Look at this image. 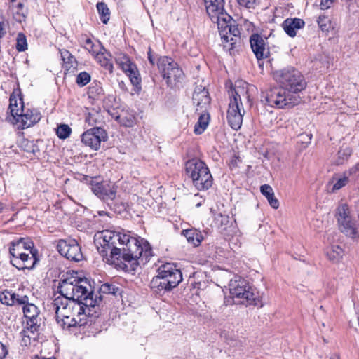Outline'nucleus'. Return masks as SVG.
Segmentation results:
<instances>
[{"label":"nucleus","mask_w":359,"mask_h":359,"mask_svg":"<svg viewBox=\"0 0 359 359\" xmlns=\"http://www.w3.org/2000/svg\"><path fill=\"white\" fill-rule=\"evenodd\" d=\"M58 290L61 296L54 299L50 309L55 311L56 321L63 329L86 325L87 316H93L102 302L101 297H93L87 280L78 278L76 273H67L60 280Z\"/></svg>","instance_id":"obj_1"},{"label":"nucleus","mask_w":359,"mask_h":359,"mask_svg":"<svg viewBox=\"0 0 359 359\" xmlns=\"http://www.w3.org/2000/svg\"><path fill=\"white\" fill-rule=\"evenodd\" d=\"M95 243L105 262L115 264L116 260L122 259L129 263L133 270L139 264L147 263L151 255L148 245L143 247L137 238L111 230L98 232L95 234Z\"/></svg>","instance_id":"obj_2"},{"label":"nucleus","mask_w":359,"mask_h":359,"mask_svg":"<svg viewBox=\"0 0 359 359\" xmlns=\"http://www.w3.org/2000/svg\"><path fill=\"white\" fill-rule=\"evenodd\" d=\"M11 263L18 269H32L37 262L34 243L28 238H20L10 243Z\"/></svg>","instance_id":"obj_3"},{"label":"nucleus","mask_w":359,"mask_h":359,"mask_svg":"<svg viewBox=\"0 0 359 359\" xmlns=\"http://www.w3.org/2000/svg\"><path fill=\"white\" fill-rule=\"evenodd\" d=\"M212 22L217 24L224 49L230 55H234L242 43L238 25L227 13H222Z\"/></svg>","instance_id":"obj_4"},{"label":"nucleus","mask_w":359,"mask_h":359,"mask_svg":"<svg viewBox=\"0 0 359 359\" xmlns=\"http://www.w3.org/2000/svg\"><path fill=\"white\" fill-rule=\"evenodd\" d=\"M187 175L198 190H207L212 185V177L207 165L198 158H192L185 163Z\"/></svg>","instance_id":"obj_5"},{"label":"nucleus","mask_w":359,"mask_h":359,"mask_svg":"<svg viewBox=\"0 0 359 359\" xmlns=\"http://www.w3.org/2000/svg\"><path fill=\"white\" fill-rule=\"evenodd\" d=\"M273 77L280 86L291 93L297 94L306 87L304 76L294 68H286L276 71L273 73Z\"/></svg>","instance_id":"obj_6"},{"label":"nucleus","mask_w":359,"mask_h":359,"mask_svg":"<svg viewBox=\"0 0 359 359\" xmlns=\"http://www.w3.org/2000/svg\"><path fill=\"white\" fill-rule=\"evenodd\" d=\"M229 288L232 298L240 299L241 303L255 306L257 304L259 300L254 289L241 277L237 276L231 279Z\"/></svg>","instance_id":"obj_7"},{"label":"nucleus","mask_w":359,"mask_h":359,"mask_svg":"<svg viewBox=\"0 0 359 359\" xmlns=\"http://www.w3.org/2000/svg\"><path fill=\"white\" fill-rule=\"evenodd\" d=\"M158 68L168 86L174 87L184 78V73L171 57H160L157 62Z\"/></svg>","instance_id":"obj_8"},{"label":"nucleus","mask_w":359,"mask_h":359,"mask_svg":"<svg viewBox=\"0 0 359 359\" xmlns=\"http://www.w3.org/2000/svg\"><path fill=\"white\" fill-rule=\"evenodd\" d=\"M266 100L269 105L278 108L293 107L300 102L299 95L291 94L281 86L271 89L267 93Z\"/></svg>","instance_id":"obj_9"},{"label":"nucleus","mask_w":359,"mask_h":359,"mask_svg":"<svg viewBox=\"0 0 359 359\" xmlns=\"http://www.w3.org/2000/svg\"><path fill=\"white\" fill-rule=\"evenodd\" d=\"M57 249L61 255L69 260L79 262L83 259L81 247L74 239L60 240Z\"/></svg>","instance_id":"obj_10"},{"label":"nucleus","mask_w":359,"mask_h":359,"mask_svg":"<svg viewBox=\"0 0 359 359\" xmlns=\"http://www.w3.org/2000/svg\"><path fill=\"white\" fill-rule=\"evenodd\" d=\"M107 140V134L106 131L99 127L86 131L81 136L82 142L94 150H97L100 147L101 142H105Z\"/></svg>","instance_id":"obj_11"},{"label":"nucleus","mask_w":359,"mask_h":359,"mask_svg":"<svg viewBox=\"0 0 359 359\" xmlns=\"http://www.w3.org/2000/svg\"><path fill=\"white\" fill-rule=\"evenodd\" d=\"M86 180L91 186L92 191L100 198L103 200H112L115 198L116 190L113 184L106 182H95L91 177H86Z\"/></svg>","instance_id":"obj_12"},{"label":"nucleus","mask_w":359,"mask_h":359,"mask_svg":"<svg viewBox=\"0 0 359 359\" xmlns=\"http://www.w3.org/2000/svg\"><path fill=\"white\" fill-rule=\"evenodd\" d=\"M157 273L163 278L166 282L169 281L174 288L182 280L181 271L172 263L162 264L158 269Z\"/></svg>","instance_id":"obj_13"},{"label":"nucleus","mask_w":359,"mask_h":359,"mask_svg":"<svg viewBox=\"0 0 359 359\" xmlns=\"http://www.w3.org/2000/svg\"><path fill=\"white\" fill-rule=\"evenodd\" d=\"M23 313L27 318V326L31 330V332L36 334L41 325V318L39 317V310L34 304L29 302L23 306Z\"/></svg>","instance_id":"obj_14"},{"label":"nucleus","mask_w":359,"mask_h":359,"mask_svg":"<svg viewBox=\"0 0 359 359\" xmlns=\"http://www.w3.org/2000/svg\"><path fill=\"white\" fill-rule=\"evenodd\" d=\"M239 104H236V101L230 102L229 104V109L227 111V121L229 126L234 130H238L243 123V117L245 113L243 109L241 111V107Z\"/></svg>","instance_id":"obj_15"},{"label":"nucleus","mask_w":359,"mask_h":359,"mask_svg":"<svg viewBox=\"0 0 359 359\" xmlns=\"http://www.w3.org/2000/svg\"><path fill=\"white\" fill-rule=\"evenodd\" d=\"M250 46L252 52L258 61L267 58L269 55V48L266 40L258 34H254L250 39Z\"/></svg>","instance_id":"obj_16"},{"label":"nucleus","mask_w":359,"mask_h":359,"mask_svg":"<svg viewBox=\"0 0 359 359\" xmlns=\"http://www.w3.org/2000/svg\"><path fill=\"white\" fill-rule=\"evenodd\" d=\"M41 118V115L38 110L24 108V111L20 114L15 121L20 123L19 127L27 128L38 123Z\"/></svg>","instance_id":"obj_17"},{"label":"nucleus","mask_w":359,"mask_h":359,"mask_svg":"<svg viewBox=\"0 0 359 359\" xmlns=\"http://www.w3.org/2000/svg\"><path fill=\"white\" fill-rule=\"evenodd\" d=\"M193 102L196 106V111L205 112L210 103L209 93L205 87H196L193 94Z\"/></svg>","instance_id":"obj_18"},{"label":"nucleus","mask_w":359,"mask_h":359,"mask_svg":"<svg viewBox=\"0 0 359 359\" xmlns=\"http://www.w3.org/2000/svg\"><path fill=\"white\" fill-rule=\"evenodd\" d=\"M248 83L243 81H238L235 83L233 89H231V95L230 102L236 101V104L243 105L241 102V97H245L248 101H250V96L248 95Z\"/></svg>","instance_id":"obj_19"},{"label":"nucleus","mask_w":359,"mask_h":359,"mask_svg":"<svg viewBox=\"0 0 359 359\" xmlns=\"http://www.w3.org/2000/svg\"><path fill=\"white\" fill-rule=\"evenodd\" d=\"M206 11L212 21H215V18L222 15V13H226L224 11V0H204Z\"/></svg>","instance_id":"obj_20"},{"label":"nucleus","mask_w":359,"mask_h":359,"mask_svg":"<svg viewBox=\"0 0 359 359\" xmlns=\"http://www.w3.org/2000/svg\"><path fill=\"white\" fill-rule=\"evenodd\" d=\"M150 287L154 293L159 295H162L174 288L169 281L166 282L158 273L151 280Z\"/></svg>","instance_id":"obj_21"},{"label":"nucleus","mask_w":359,"mask_h":359,"mask_svg":"<svg viewBox=\"0 0 359 359\" xmlns=\"http://www.w3.org/2000/svg\"><path fill=\"white\" fill-rule=\"evenodd\" d=\"M304 21L300 18H287L282 24V27L286 34L294 37L297 34V32L304 27Z\"/></svg>","instance_id":"obj_22"},{"label":"nucleus","mask_w":359,"mask_h":359,"mask_svg":"<svg viewBox=\"0 0 359 359\" xmlns=\"http://www.w3.org/2000/svg\"><path fill=\"white\" fill-rule=\"evenodd\" d=\"M339 230L346 236L352 238H355L358 235V231L355 227V223L353 222L351 217L345 218L338 220Z\"/></svg>","instance_id":"obj_23"},{"label":"nucleus","mask_w":359,"mask_h":359,"mask_svg":"<svg viewBox=\"0 0 359 359\" xmlns=\"http://www.w3.org/2000/svg\"><path fill=\"white\" fill-rule=\"evenodd\" d=\"M19 100H20L19 104H20V107H18V99H17V96L15 94V93L13 92L10 95V99H9L10 104H9L8 109L10 110V112H11L14 120H16L17 118L18 117V116L20 115V114L24 111L23 102L21 98H19Z\"/></svg>","instance_id":"obj_24"},{"label":"nucleus","mask_w":359,"mask_h":359,"mask_svg":"<svg viewBox=\"0 0 359 359\" xmlns=\"http://www.w3.org/2000/svg\"><path fill=\"white\" fill-rule=\"evenodd\" d=\"M349 182L348 176L344 172L341 175H334L332 179L329 182V185H332L330 191L332 193L339 190L345 187Z\"/></svg>","instance_id":"obj_25"},{"label":"nucleus","mask_w":359,"mask_h":359,"mask_svg":"<svg viewBox=\"0 0 359 359\" xmlns=\"http://www.w3.org/2000/svg\"><path fill=\"white\" fill-rule=\"evenodd\" d=\"M182 234L185 236L187 241L194 246L199 245L203 238L201 231L196 229L184 230Z\"/></svg>","instance_id":"obj_26"},{"label":"nucleus","mask_w":359,"mask_h":359,"mask_svg":"<svg viewBox=\"0 0 359 359\" xmlns=\"http://www.w3.org/2000/svg\"><path fill=\"white\" fill-rule=\"evenodd\" d=\"M260 191L261 193L267 198L270 205L274 209H278L279 207V202L274 196L272 187L269 184H264L261 186Z\"/></svg>","instance_id":"obj_27"},{"label":"nucleus","mask_w":359,"mask_h":359,"mask_svg":"<svg viewBox=\"0 0 359 359\" xmlns=\"http://www.w3.org/2000/svg\"><path fill=\"white\" fill-rule=\"evenodd\" d=\"M326 255L330 261L338 262L343 257L344 251L339 245H332L327 249Z\"/></svg>","instance_id":"obj_28"},{"label":"nucleus","mask_w":359,"mask_h":359,"mask_svg":"<svg viewBox=\"0 0 359 359\" xmlns=\"http://www.w3.org/2000/svg\"><path fill=\"white\" fill-rule=\"evenodd\" d=\"M121 293V289L117 287L116 285L114 284L110 283H104L101 285L99 290L100 295L97 296V294H95L93 297L95 298L97 296V297H101L102 299V296L101 294H113L114 296L120 295Z\"/></svg>","instance_id":"obj_29"},{"label":"nucleus","mask_w":359,"mask_h":359,"mask_svg":"<svg viewBox=\"0 0 359 359\" xmlns=\"http://www.w3.org/2000/svg\"><path fill=\"white\" fill-rule=\"evenodd\" d=\"M200 116L197 123L194 126V133L197 135L202 134L206 129L209 123V115L208 114H204L201 111H198Z\"/></svg>","instance_id":"obj_30"},{"label":"nucleus","mask_w":359,"mask_h":359,"mask_svg":"<svg viewBox=\"0 0 359 359\" xmlns=\"http://www.w3.org/2000/svg\"><path fill=\"white\" fill-rule=\"evenodd\" d=\"M229 223V217L220 212L214 214L212 226L217 229H226Z\"/></svg>","instance_id":"obj_31"},{"label":"nucleus","mask_w":359,"mask_h":359,"mask_svg":"<svg viewBox=\"0 0 359 359\" xmlns=\"http://www.w3.org/2000/svg\"><path fill=\"white\" fill-rule=\"evenodd\" d=\"M61 59L64 62V68L69 70L72 67L74 68L76 60L74 57L67 50H60Z\"/></svg>","instance_id":"obj_32"},{"label":"nucleus","mask_w":359,"mask_h":359,"mask_svg":"<svg viewBox=\"0 0 359 359\" xmlns=\"http://www.w3.org/2000/svg\"><path fill=\"white\" fill-rule=\"evenodd\" d=\"M97 9L101 21L104 24H107L110 18V12L107 5L104 2H98Z\"/></svg>","instance_id":"obj_33"},{"label":"nucleus","mask_w":359,"mask_h":359,"mask_svg":"<svg viewBox=\"0 0 359 359\" xmlns=\"http://www.w3.org/2000/svg\"><path fill=\"white\" fill-rule=\"evenodd\" d=\"M15 293L7 290L0 292V302L7 306H14Z\"/></svg>","instance_id":"obj_34"},{"label":"nucleus","mask_w":359,"mask_h":359,"mask_svg":"<svg viewBox=\"0 0 359 359\" xmlns=\"http://www.w3.org/2000/svg\"><path fill=\"white\" fill-rule=\"evenodd\" d=\"M336 217L337 221L351 217L348 206L346 203H341L339 205L336 210Z\"/></svg>","instance_id":"obj_35"},{"label":"nucleus","mask_w":359,"mask_h":359,"mask_svg":"<svg viewBox=\"0 0 359 359\" xmlns=\"http://www.w3.org/2000/svg\"><path fill=\"white\" fill-rule=\"evenodd\" d=\"M351 154V149L349 147L341 148L337 153L336 163L337 165L343 164L348 160Z\"/></svg>","instance_id":"obj_36"},{"label":"nucleus","mask_w":359,"mask_h":359,"mask_svg":"<svg viewBox=\"0 0 359 359\" xmlns=\"http://www.w3.org/2000/svg\"><path fill=\"white\" fill-rule=\"evenodd\" d=\"M71 132V128L66 124L60 125L56 130V134L60 139L67 138L70 135Z\"/></svg>","instance_id":"obj_37"},{"label":"nucleus","mask_w":359,"mask_h":359,"mask_svg":"<svg viewBox=\"0 0 359 359\" xmlns=\"http://www.w3.org/2000/svg\"><path fill=\"white\" fill-rule=\"evenodd\" d=\"M126 74L130 78V81L133 85L137 86L140 83L141 78L136 66L135 68H132V69Z\"/></svg>","instance_id":"obj_38"},{"label":"nucleus","mask_w":359,"mask_h":359,"mask_svg":"<svg viewBox=\"0 0 359 359\" xmlns=\"http://www.w3.org/2000/svg\"><path fill=\"white\" fill-rule=\"evenodd\" d=\"M27 48V39L22 33H19L17 37L16 49L18 51H25Z\"/></svg>","instance_id":"obj_39"},{"label":"nucleus","mask_w":359,"mask_h":359,"mask_svg":"<svg viewBox=\"0 0 359 359\" xmlns=\"http://www.w3.org/2000/svg\"><path fill=\"white\" fill-rule=\"evenodd\" d=\"M90 81V76L86 72L79 73L76 77V83L80 86H84Z\"/></svg>","instance_id":"obj_40"},{"label":"nucleus","mask_w":359,"mask_h":359,"mask_svg":"<svg viewBox=\"0 0 359 359\" xmlns=\"http://www.w3.org/2000/svg\"><path fill=\"white\" fill-rule=\"evenodd\" d=\"M20 336L22 337V343L25 346H27L28 344L30 343L31 338L32 337H34V335H35V334H33L31 332V330H29L28 326H27L26 328L22 330V331L20 332Z\"/></svg>","instance_id":"obj_41"},{"label":"nucleus","mask_w":359,"mask_h":359,"mask_svg":"<svg viewBox=\"0 0 359 359\" xmlns=\"http://www.w3.org/2000/svg\"><path fill=\"white\" fill-rule=\"evenodd\" d=\"M330 21L329 18L325 15H320L318 19V24L323 32H328Z\"/></svg>","instance_id":"obj_42"},{"label":"nucleus","mask_w":359,"mask_h":359,"mask_svg":"<svg viewBox=\"0 0 359 359\" xmlns=\"http://www.w3.org/2000/svg\"><path fill=\"white\" fill-rule=\"evenodd\" d=\"M97 58L100 62V65L104 67L107 70H108L110 73L113 72V65L111 62L107 58L103 57V55H97Z\"/></svg>","instance_id":"obj_43"},{"label":"nucleus","mask_w":359,"mask_h":359,"mask_svg":"<svg viewBox=\"0 0 359 359\" xmlns=\"http://www.w3.org/2000/svg\"><path fill=\"white\" fill-rule=\"evenodd\" d=\"M14 305H26L28 303L29 298L27 296H20L15 293Z\"/></svg>","instance_id":"obj_44"},{"label":"nucleus","mask_w":359,"mask_h":359,"mask_svg":"<svg viewBox=\"0 0 359 359\" xmlns=\"http://www.w3.org/2000/svg\"><path fill=\"white\" fill-rule=\"evenodd\" d=\"M344 173L350 177H354L359 175V162L349 170L344 172Z\"/></svg>","instance_id":"obj_45"},{"label":"nucleus","mask_w":359,"mask_h":359,"mask_svg":"<svg viewBox=\"0 0 359 359\" xmlns=\"http://www.w3.org/2000/svg\"><path fill=\"white\" fill-rule=\"evenodd\" d=\"M120 68L126 73L130 72V70L132 69V68H135V65L133 63L130 58L125 60V63H123L122 65L120 66Z\"/></svg>","instance_id":"obj_46"},{"label":"nucleus","mask_w":359,"mask_h":359,"mask_svg":"<svg viewBox=\"0 0 359 359\" xmlns=\"http://www.w3.org/2000/svg\"><path fill=\"white\" fill-rule=\"evenodd\" d=\"M120 68L126 73L130 72V70L132 69V68H135V65L133 63L130 58L125 60V63H123L122 65L120 66Z\"/></svg>","instance_id":"obj_47"},{"label":"nucleus","mask_w":359,"mask_h":359,"mask_svg":"<svg viewBox=\"0 0 359 359\" xmlns=\"http://www.w3.org/2000/svg\"><path fill=\"white\" fill-rule=\"evenodd\" d=\"M24 8V4L22 3H18L17 5V8L18 11L16 12L15 18L19 22H22V20H25L26 15L24 13H20L22 9Z\"/></svg>","instance_id":"obj_48"},{"label":"nucleus","mask_w":359,"mask_h":359,"mask_svg":"<svg viewBox=\"0 0 359 359\" xmlns=\"http://www.w3.org/2000/svg\"><path fill=\"white\" fill-rule=\"evenodd\" d=\"M238 3L248 8H253L257 4V0H237Z\"/></svg>","instance_id":"obj_49"},{"label":"nucleus","mask_w":359,"mask_h":359,"mask_svg":"<svg viewBox=\"0 0 359 359\" xmlns=\"http://www.w3.org/2000/svg\"><path fill=\"white\" fill-rule=\"evenodd\" d=\"M129 57L126 55H125V54H119L116 57V62L120 67L123 63H125V60H126Z\"/></svg>","instance_id":"obj_50"},{"label":"nucleus","mask_w":359,"mask_h":359,"mask_svg":"<svg viewBox=\"0 0 359 359\" xmlns=\"http://www.w3.org/2000/svg\"><path fill=\"white\" fill-rule=\"evenodd\" d=\"M334 0H321L320 2V8L321 9H328L330 8Z\"/></svg>","instance_id":"obj_51"},{"label":"nucleus","mask_w":359,"mask_h":359,"mask_svg":"<svg viewBox=\"0 0 359 359\" xmlns=\"http://www.w3.org/2000/svg\"><path fill=\"white\" fill-rule=\"evenodd\" d=\"M8 353L6 347L0 342V359H4Z\"/></svg>","instance_id":"obj_52"},{"label":"nucleus","mask_w":359,"mask_h":359,"mask_svg":"<svg viewBox=\"0 0 359 359\" xmlns=\"http://www.w3.org/2000/svg\"><path fill=\"white\" fill-rule=\"evenodd\" d=\"M4 22L2 17L0 18V39H1L5 34L6 31L4 27Z\"/></svg>","instance_id":"obj_53"},{"label":"nucleus","mask_w":359,"mask_h":359,"mask_svg":"<svg viewBox=\"0 0 359 359\" xmlns=\"http://www.w3.org/2000/svg\"><path fill=\"white\" fill-rule=\"evenodd\" d=\"M147 55H148V60H149L150 64L151 65H154L155 60H154V57L152 55L151 48H149V50H148V53H147Z\"/></svg>","instance_id":"obj_54"},{"label":"nucleus","mask_w":359,"mask_h":359,"mask_svg":"<svg viewBox=\"0 0 359 359\" xmlns=\"http://www.w3.org/2000/svg\"><path fill=\"white\" fill-rule=\"evenodd\" d=\"M330 359H340V358L339 355L333 354L330 357Z\"/></svg>","instance_id":"obj_55"},{"label":"nucleus","mask_w":359,"mask_h":359,"mask_svg":"<svg viewBox=\"0 0 359 359\" xmlns=\"http://www.w3.org/2000/svg\"><path fill=\"white\" fill-rule=\"evenodd\" d=\"M86 43L87 45H90V46H92V41H91V39H86Z\"/></svg>","instance_id":"obj_56"},{"label":"nucleus","mask_w":359,"mask_h":359,"mask_svg":"<svg viewBox=\"0 0 359 359\" xmlns=\"http://www.w3.org/2000/svg\"><path fill=\"white\" fill-rule=\"evenodd\" d=\"M96 91H97V93L99 94L102 91V89L100 88H97Z\"/></svg>","instance_id":"obj_57"},{"label":"nucleus","mask_w":359,"mask_h":359,"mask_svg":"<svg viewBox=\"0 0 359 359\" xmlns=\"http://www.w3.org/2000/svg\"><path fill=\"white\" fill-rule=\"evenodd\" d=\"M93 87H90V91H92V90H93Z\"/></svg>","instance_id":"obj_58"},{"label":"nucleus","mask_w":359,"mask_h":359,"mask_svg":"<svg viewBox=\"0 0 359 359\" xmlns=\"http://www.w3.org/2000/svg\"><path fill=\"white\" fill-rule=\"evenodd\" d=\"M11 2H14L15 0H9Z\"/></svg>","instance_id":"obj_59"}]
</instances>
